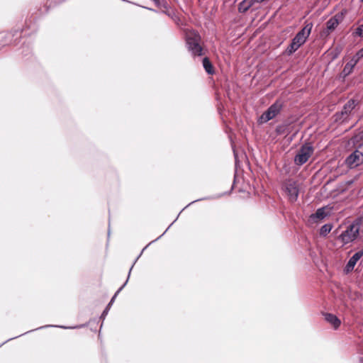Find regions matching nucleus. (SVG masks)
<instances>
[{
  "instance_id": "f257e3e1",
  "label": "nucleus",
  "mask_w": 363,
  "mask_h": 363,
  "mask_svg": "<svg viewBox=\"0 0 363 363\" xmlns=\"http://www.w3.org/2000/svg\"><path fill=\"white\" fill-rule=\"evenodd\" d=\"M362 223V218H357L349 225L345 230L342 232L338 236V240L341 241L342 245H345L357 239L359 234Z\"/></svg>"
},
{
  "instance_id": "f03ea898",
  "label": "nucleus",
  "mask_w": 363,
  "mask_h": 363,
  "mask_svg": "<svg viewBox=\"0 0 363 363\" xmlns=\"http://www.w3.org/2000/svg\"><path fill=\"white\" fill-rule=\"evenodd\" d=\"M185 40L186 48L193 56H201L203 55V48L200 45L201 36L199 33L195 30L186 31Z\"/></svg>"
},
{
  "instance_id": "7ed1b4c3",
  "label": "nucleus",
  "mask_w": 363,
  "mask_h": 363,
  "mask_svg": "<svg viewBox=\"0 0 363 363\" xmlns=\"http://www.w3.org/2000/svg\"><path fill=\"white\" fill-rule=\"evenodd\" d=\"M284 101L278 99L260 116L262 122L267 123L275 118L283 109Z\"/></svg>"
},
{
  "instance_id": "20e7f679",
  "label": "nucleus",
  "mask_w": 363,
  "mask_h": 363,
  "mask_svg": "<svg viewBox=\"0 0 363 363\" xmlns=\"http://www.w3.org/2000/svg\"><path fill=\"white\" fill-rule=\"evenodd\" d=\"M345 163L350 169L363 164V143L359 144L356 150L346 158Z\"/></svg>"
},
{
  "instance_id": "39448f33",
  "label": "nucleus",
  "mask_w": 363,
  "mask_h": 363,
  "mask_svg": "<svg viewBox=\"0 0 363 363\" xmlns=\"http://www.w3.org/2000/svg\"><path fill=\"white\" fill-rule=\"evenodd\" d=\"M313 153V147L310 144L303 145L294 157V162L298 166L305 164Z\"/></svg>"
},
{
  "instance_id": "423d86ee",
  "label": "nucleus",
  "mask_w": 363,
  "mask_h": 363,
  "mask_svg": "<svg viewBox=\"0 0 363 363\" xmlns=\"http://www.w3.org/2000/svg\"><path fill=\"white\" fill-rule=\"evenodd\" d=\"M22 30H15L11 33H0V45L5 46L10 44H17L18 40L21 38Z\"/></svg>"
},
{
  "instance_id": "0eeeda50",
  "label": "nucleus",
  "mask_w": 363,
  "mask_h": 363,
  "mask_svg": "<svg viewBox=\"0 0 363 363\" xmlns=\"http://www.w3.org/2000/svg\"><path fill=\"white\" fill-rule=\"evenodd\" d=\"M312 28L313 23L311 22L306 23L304 27L296 33V35L291 40H293V42H294L296 45L300 48L306 43L311 32Z\"/></svg>"
},
{
  "instance_id": "6e6552de",
  "label": "nucleus",
  "mask_w": 363,
  "mask_h": 363,
  "mask_svg": "<svg viewBox=\"0 0 363 363\" xmlns=\"http://www.w3.org/2000/svg\"><path fill=\"white\" fill-rule=\"evenodd\" d=\"M363 57V48L360 49L352 57V59L345 65L342 74L344 77H347L352 72V70L357 62Z\"/></svg>"
},
{
  "instance_id": "1a4fd4ad",
  "label": "nucleus",
  "mask_w": 363,
  "mask_h": 363,
  "mask_svg": "<svg viewBox=\"0 0 363 363\" xmlns=\"http://www.w3.org/2000/svg\"><path fill=\"white\" fill-rule=\"evenodd\" d=\"M285 191L286 192L290 201L295 202L297 201L299 189L296 182L289 181L286 182L285 184Z\"/></svg>"
},
{
  "instance_id": "9d476101",
  "label": "nucleus",
  "mask_w": 363,
  "mask_h": 363,
  "mask_svg": "<svg viewBox=\"0 0 363 363\" xmlns=\"http://www.w3.org/2000/svg\"><path fill=\"white\" fill-rule=\"evenodd\" d=\"M357 101L355 99H350L343 106L342 111L336 113L337 119H346L351 111L355 108Z\"/></svg>"
},
{
  "instance_id": "9b49d317",
  "label": "nucleus",
  "mask_w": 363,
  "mask_h": 363,
  "mask_svg": "<svg viewBox=\"0 0 363 363\" xmlns=\"http://www.w3.org/2000/svg\"><path fill=\"white\" fill-rule=\"evenodd\" d=\"M133 265H134V264L131 266V267H130V269L129 270L128 278H127L125 282L117 290V291L115 293V294L113 295V296L111 298V301L108 303V305L106 307V308L104 310V311H103V313H102V314H101V315L100 317L101 319H103V320L105 319V317L107 315L111 305L113 303V302L115 301L116 297L118 296V294L121 292V291L123 289V287L128 283V279L130 277V274L131 270H132V269L133 267Z\"/></svg>"
},
{
  "instance_id": "f8f14e48",
  "label": "nucleus",
  "mask_w": 363,
  "mask_h": 363,
  "mask_svg": "<svg viewBox=\"0 0 363 363\" xmlns=\"http://www.w3.org/2000/svg\"><path fill=\"white\" fill-rule=\"evenodd\" d=\"M323 315L325 316V320L330 323L335 329H337L340 327L341 321L335 315L325 313H323Z\"/></svg>"
},
{
  "instance_id": "ddd939ff",
  "label": "nucleus",
  "mask_w": 363,
  "mask_h": 363,
  "mask_svg": "<svg viewBox=\"0 0 363 363\" xmlns=\"http://www.w3.org/2000/svg\"><path fill=\"white\" fill-rule=\"evenodd\" d=\"M257 2L256 0H243L238 5L240 13L247 12Z\"/></svg>"
},
{
  "instance_id": "4468645a",
  "label": "nucleus",
  "mask_w": 363,
  "mask_h": 363,
  "mask_svg": "<svg viewBox=\"0 0 363 363\" xmlns=\"http://www.w3.org/2000/svg\"><path fill=\"white\" fill-rule=\"evenodd\" d=\"M340 23L339 17L337 15H335V16L331 17L327 22H326V28L328 31L334 30L337 26Z\"/></svg>"
},
{
  "instance_id": "2eb2a0df",
  "label": "nucleus",
  "mask_w": 363,
  "mask_h": 363,
  "mask_svg": "<svg viewBox=\"0 0 363 363\" xmlns=\"http://www.w3.org/2000/svg\"><path fill=\"white\" fill-rule=\"evenodd\" d=\"M327 207L319 208L316 210L315 213L311 214V218L313 219L317 218L323 220L329 215V213L325 211Z\"/></svg>"
},
{
  "instance_id": "dca6fc26",
  "label": "nucleus",
  "mask_w": 363,
  "mask_h": 363,
  "mask_svg": "<svg viewBox=\"0 0 363 363\" xmlns=\"http://www.w3.org/2000/svg\"><path fill=\"white\" fill-rule=\"evenodd\" d=\"M203 67L205 71L208 74H214L215 72H214L213 65L211 62V61L209 60V59L206 57L203 59Z\"/></svg>"
},
{
  "instance_id": "f3484780",
  "label": "nucleus",
  "mask_w": 363,
  "mask_h": 363,
  "mask_svg": "<svg viewBox=\"0 0 363 363\" xmlns=\"http://www.w3.org/2000/svg\"><path fill=\"white\" fill-rule=\"evenodd\" d=\"M276 133L277 135H284L290 133L288 124H281L277 126Z\"/></svg>"
},
{
  "instance_id": "a211bd4d",
  "label": "nucleus",
  "mask_w": 363,
  "mask_h": 363,
  "mask_svg": "<svg viewBox=\"0 0 363 363\" xmlns=\"http://www.w3.org/2000/svg\"><path fill=\"white\" fill-rule=\"evenodd\" d=\"M363 256V249L354 253L349 259L348 262L354 267L358 260Z\"/></svg>"
},
{
  "instance_id": "6ab92c4d",
  "label": "nucleus",
  "mask_w": 363,
  "mask_h": 363,
  "mask_svg": "<svg viewBox=\"0 0 363 363\" xmlns=\"http://www.w3.org/2000/svg\"><path fill=\"white\" fill-rule=\"evenodd\" d=\"M333 225L331 223H326L323 225L320 229V235L323 237L327 236V235L331 231Z\"/></svg>"
},
{
  "instance_id": "aec40b11",
  "label": "nucleus",
  "mask_w": 363,
  "mask_h": 363,
  "mask_svg": "<svg viewBox=\"0 0 363 363\" xmlns=\"http://www.w3.org/2000/svg\"><path fill=\"white\" fill-rule=\"evenodd\" d=\"M299 48V47H298L296 43L294 42H293V40H291V43L289 45V46L287 47V48L285 50V53L287 55H291L293 53H294Z\"/></svg>"
},
{
  "instance_id": "412c9836",
  "label": "nucleus",
  "mask_w": 363,
  "mask_h": 363,
  "mask_svg": "<svg viewBox=\"0 0 363 363\" xmlns=\"http://www.w3.org/2000/svg\"><path fill=\"white\" fill-rule=\"evenodd\" d=\"M354 34L357 36L363 37V24L359 26L354 30Z\"/></svg>"
},
{
  "instance_id": "4be33fe9",
  "label": "nucleus",
  "mask_w": 363,
  "mask_h": 363,
  "mask_svg": "<svg viewBox=\"0 0 363 363\" xmlns=\"http://www.w3.org/2000/svg\"><path fill=\"white\" fill-rule=\"evenodd\" d=\"M354 267L353 265H352L351 264H350L349 262H347V264H346V266H345V272L346 273H348V272H350L352 271V270H353V269H354Z\"/></svg>"
},
{
  "instance_id": "5701e85b",
  "label": "nucleus",
  "mask_w": 363,
  "mask_h": 363,
  "mask_svg": "<svg viewBox=\"0 0 363 363\" xmlns=\"http://www.w3.org/2000/svg\"><path fill=\"white\" fill-rule=\"evenodd\" d=\"M84 325H81L79 326H74V327H64V326H62L61 328L73 329V328H82V327H84Z\"/></svg>"
},
{
  "instance_id": "b1692460",
  "label": "nucleus",
  "mask_w": 363,
  "mask_h": 363,
  "mask_svg": "<svg viewBox=\"0 0 363 363\" xmlns=\"http://www.w3.org/2000/svg\"><path fill=\"white\" fill-rule=\"evenodd\" d=\"M65 0H52V1L54 2V4H59V3H61L62 1H64Z\"/></svg>"
},
{
  "instance_id": "393cba45",
  "label": "nucleus",
  "mask_w": 363,
  "mask_h": 363,
  "mask_svg": "<svg viewBox=\"0 0 363 363\" xmlns=\"http://www.w3.org/2000/svg\"><path fill=\"white\" fill-rule=\"evenodd\" d=\"M155 4L157 5V6H159L160 5V1L159 0H152Z\"/></svg>"
},
{
  "instance_id": "a878e982",
  "label": "nucleus",
  "mask_w": 363,
  "mask_h": 363,
  "mask_svg": "<svg viewBox=\"0 0 363 363\" xmlns=\"http://www.w3.org/2000/svg\"><path fill=\"white\" fill-rule=\"evenodd\" d=\"M172 225V223L169 226H168L167 229L164 232H166L169 228H170V226H171ZM164 233H164L162 235V236ZM160 237H161V235H160L159 238H157L156 239V240H158Z\"/></svg>"
},
{
  "instance_id": "bb28decb",
  "label": "nucleus",
  "mask_w": 363,
  "mask_h": 363,
  "mask_svg": "<svg viewBox=\"0 0 363 363\" xmlns=\"http://www.w3.org/2000/svg\"><path fill=\"white\" fill-rule=\"evenodd\" d=\"M200 200H201V199H197V200L193 201H192V202H191L189 205H187V206H186V207H187V206H189L190 204H191V203H195V202H196V201H200Z\"/></svg>"
},
{
  "instance_id": "cd10ccee",
  "label": "nucleus",
  "mask_w": 363,
  "mask_h": 363,
  "mask_svg": "<svg viewBox=\"0 0 363 363\" xmlns=\"http://www.w3.org/2000/svg\"><path fill=\"white\" fill-rule=\"evenodd\" d=\"M234 155H235V162H237V155L235 154V152H234Z\"/></svg>"
},
{
  "instance_id": "c85d7f7f",
  "label": "nucleus",
  "mask_w": 363,
  "mask_h": 363,
  "mask_svg": "<svg viewBox=\"0 0 363 363\" xmlns=\"http://www.w3.org/2000/svg\"><path fill=\"white\" fill-rule=\"evenodd\" d=\"M13 338H9V340H6L5 342L9 341V340H11Z\"/></svg>"
},
{
  "instance_id": "c756f323",
  "label": "nucleus",
  "mask_w": 363,
  "mask_h": 363,
  "mask_svg": "<svg viewBox=\"0 0 363 363\" xmlns=\"http://www.w3.org/2000/svg\"><path fill=\"white\" fill-rule=\"evenodd\" d=\"M175 222H176V220H174L172 221V224H173V223H174Z\"/></svg>"
},
{
  "instance_id": "7c9ffc66",
  "label": "nucleus",
  "mask_w": 363,
  "mask_h": 363,
  "mask_svg": "<svg viewBox=\"0 0 363 363\" xmlns=\"http://www.w3.org/2000/svg\"><path fill=\"white\" fill-rule=\"evenodd\" d=\"M175 222H176V220H174L172 221V224H173V223H174Z\"/></svg>"
},
{
  "instance_id": "2f4dec72",
  "label": "nucleus",
  "mask_w": 363,
  "mask_h": 363,
  "mask_svg": "<svg viewBox=\"0 0 363 363\" xmlns=\"http://www.w3.org/2000/svg\"><path fill=\"white\" fill-rule=\"evenodd\" d=\"M175 222H176V220H174L172 221V224H173V223H174Z\"/></svg>"
},
{
  "instance_id": "473e14b6",
  "label": "nucleus",
  "mask_w": 363,
  "mask_h": 363,
  "mask_svg": "<svg viewBox=\"0 0 363 363\" xmlns=\"http://www.w3.org/2000/svg\"><path fill=\"white\" fill-rule=\"evenodd\" d=\"M52 325H46V327H52Z\"/></svg>"
},
{
  "instance_id": "72a5a7b5",
  "label": "nucleus",
  "mask_w": 363,
  "mask_h": 363,
  "mask_svg": "<svg viewBox=\"0 0 363 363\" xmlns=\"http://www.w3.org/2000/svg\"><path fill=\"white\" fill-rule=\"evenodd\" d=\"M361 1H362V2H363V0H361Z\"/></svg>"
}]
</instances>
